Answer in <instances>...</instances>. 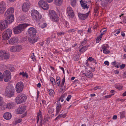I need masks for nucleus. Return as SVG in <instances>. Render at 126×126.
I'll return each mask as SVG.
<instances>
[{
	"label": "nucleus",
	"mask_w": 126,
	"mask_h": 126,
	"mask_svg": "<svg viewBox=\"0 0 126 126\" xmlns=\"http://www.w3.org/2000/svg\"><path fill=\"white\" fill-rule=\"evenodd\" d=\"M14 19V15L10 14L7 15L5 20H2L0 22V30L2 31L7 28L9 24L12 22Z\"/></svg>",
	"instance_id": "obj_1"
},
{
	"label": "nucleus",
	"mask_w": 126,
	"mask_h": 126,
	"mask_svg": "<svg viewBox=\"0 0 126 126\" xmlns=\"http://www.w3.org/2000/svg\"><path fill=\"white\" fill-rule=\"evenodd\" d=\"M28 24H21L13 28V31L15 34H18L21 33L24 30L25 28L30 25Z\"/></svg>",
	"instance_id": "obj_2"
},
{
	"label": "nucleus",
	"mask_w": 126,
	"mask_h": 126,
	"mask_svg": "<svg viewBox=\"0 0 126 126\" xmlns=\"http://www.w3.org/2000/svg\"><path fill=\"white\" fill-rule=\"evenodd\" d=\"M48 16L52 21L57 22L59 20V17L55 12L53 10H50L49 11Z\"/></svg>",
	"instance_id": "obj_3"
},
{
	"label": "nucleus",
	"mask_w": 126,
	"mask_h": 126,
	"mask_svg": "<svg viewBox=\"0 0 126 126\" xmlns=\"http://www.w3.org/2000/svg\"><path fill=\"white\" fill-rule=\"evenodd\" d=\"M27 98V96L24 94H20L15 99V102L17 104H21L25 102Z\"/></svg>",
	"instance_id": "obj_4"
},
{
	"label": "nucleus",
	"mask_w": 126,
	"mask_h": 126,
	"mask_svg": "<svg viewBox=\"0 0 126 126\" xmlns=\"http://www.w3.org/2000/svg\"><path fill=\"white\" fill-rule=\"evenodd\" d=\"M31 14L33 19L36 21H39L41 17V15L37 10H33L31 11Z\"/></svg>",
	"instance_id": "obj_5"
},
{
	"label": "nucleus",
	"mask_w": 126,
	"mask_h": 126,
	"mask_svg": "<svg viewBox=\"0 0 126 126\" xmlns=\"http://www.w3.org/2000/svg\"><path fill=\"white\" fill-rule=\"evenodd\" d=\"M12 31L10 29H8L5 31L2 34V37L4 40H7L10 38L12 34Z\"/></svg>",
	"instance_id": "obj_6"
},
{
	"label": "nucleus",
	"mask_w": 126,
	"mask_h": 126,
	"mask_svg": "<svg viewBox=\"0 0 126 126\" xmlns=\"http://www.w3.org/2000/svg\"><path fill=\"white\" fill-rule=\"evenodd\" d=\"M15 90L14 88L11 86H8L7 88L5 91L6 96L7 97H11L14 96Z\"/></svg>",
	"instance_id": "obj_7"
},
{
	"label": "nucleus",
	"mask_w": 126,
	"mask_h": 126,
	"mask_svg": "<svg viewBox=\"0 0 126 126\" xmlns=\"http://www.w3.org/2000/svg\"><path fill=\"white\" fill-rule=\"evenodd\" d=\"M3 77L4 81L7 82L10 81L11 79V73L10 71L6 70L4 72Z\"/></svg>",
	"instance_id": "obj_8"
},
{
	"label": "nucleus",
	"mask_w": 126,
	"mask_h": 126,
	"mask_svg": "<svg viewBox=\"0 0 126 126\" xmlns=\"http://www.w3.org/2000/svg\"><path fill=\"white\" fill-rule=\"evenodd\" d=\"M23 88V83L22 82H18L16 86V90L18 93L21 92Z\"/></svg>",
	"instance_id": "obj_9"
},
{
	"label": "nucleus",
	"mask_w": 126,
	"mask_h": 126,
	"mask_svg": "<svg viewBox=\"0 0 126 126\" xmlns=\"http://www.w3.org/2000/svg\"><path fill=\"white\" fill-rule=\"evenodd\" d=\"M90 10L85 14H82L79 13H78V15L79 19L81 20H84L87 18L89 15Z\"/></svg>",
	"instance_id": "obj_10"
},
{
	"label": "nucleus",
	"mask_w": 126,
	"mask_h": 126,
	"mask_svg": "<svg viewBox=\"0 0 126 126\" xmlns=\"http://www.w3.org/2000/svg\"><path fill=\"white\" fill-rule=\"evenodd\" d=\"M28 32L30 36L35 37L36 33V30L33 27L29 28L28 30Z\"/></svg>",
	"instance_id": "obj_11"
},
{
	"label": "nucleus",
	"mask_w": 126,
	"mask_h": 126,
	"mask_svg": "<svg viewBox=\"0 0 126 126\" xmlns=\"http://www.w3.org/2000/svg\"><path fill=\"white\" fill-rule=\"evenodd\" d=\"M38 5L41 8H49V6L48 3L45 0H40L38 2Z\"/></svg>",
	"instance_id": "obj_12"
},
{
	"label": "nucleus",
	"mask_w": 126,
	"mask_h": 126,
	"mask_svg": "<svg viewBox=\"0 0 126 126\" xmlns=\"http://www.w3.org/2000/svg\"><path fill=\"white\" fill-rule=\"evenodd\" d=\"M26 109V107L25 106H20L16 110L17 114H22L23 113Z\"/></svg>",
	"instance_id": "obj_13"
},
{
	"label": "nucleus",
	"mask_w": 126,
	"mask_h": 126,
	"mask_svg": "<svg viewBox=\"0 0 126 126\" xmlns=\"http://www.w3.org/2000/svg\"><path fill=\"white\" fill-rule=\"evenodd\" d=\"M18 40L17 37H13L8 40V42L9 44L11 45L15 44L17 43Z\"/></svg>",
	"instance_id": "obj_14"
},
{
	"label": "nucleus",
	"mask_w": 126,
	"mask_h": 126,
	"mask_svg": "<svg viewBox=\"0 0 126 126\" xmlns=\"http://www.w3.org/2000/svg\"><path fill=\"white\" fill-rule=\"evenodd\" d=\"M60 100L57 101L56 103V115L59 113L60 111L61 110V105L60 103L59 102Z\"/></svg>",
	"instance_id": "obj_15"
},
{
	"label": "nucleus",
	"mask_w": 126,
	"mask_h": 126,
	"mask_svg": "<svg viewBox=\"0 0 126 126\" xmlns=\"http://www.w3.org/2000/svg\"><path fill=\"white\" fill-rule=\"evenodd\" d=\"M67 11L68 16L71 18H73L74 16V14L72 8H67Z\"/></svg>",
	"instance_id": "obj_16"
},
{
	"label": "nucleus",
	"mask_w": 126,
	"mask_h": 126,
	"mask_svg": "<svg viewBox=\"0 0 126 126\" xmlns=\"http://www.w3.org/2000/svg\"><path fill=\"white\" fill-rule=\"evenodd\" d=\"M14 12V8H8L7 11L5 12L4 14L5 16H7V15L12 14Z\"/></svg>",
	"instance_id": "obj_17"
},
{
	"label": "nucleus",
	"mask_w": 126,
	"mask_h": 126,
	"mask_svg": "<svg viewBox=\"0 0 126 126\" xmlns=\"http://www.w3.org/2000/svg\"><path fill=\"white\" fill-rule=\"evenodd\" d=\"M20 5L22 6V8H30L32 7L31 6V3L28 1L24 3L23 5L22 4H20Z\"/></svg>",
	"instance_id": "obj_18"
},
{
	"label": "nucleus",
	"mask_w": 126,
	"mask_h": 126,
	"mask_svg": "<svg viewBox=\"0 0 126 126\" xmlns=\"http://www.w3.org/2000/svg\"><path fill=\"white\" fill-rule=\"evenodd\" d=\"M3 116L5 119L7 120H8L11 118L12 115L10 113L7 112L4 114Z\"/></svg>",
	"instance_id": "obj_19"
},
{
	"label": "nucleus",
	"mask_w": 126,
	"mask_h": 126,
	"mask_svg": "<svg viewBox=\"0 0 126 126\" xmlns=\"http://www.w3.org/2000/svg\"><path fill=\"white\" fill-rule=\"evenodd\" d=\"M34 37H32L31 36L29 37L28 38V40L30 43L32 44H33L37 41L36 39L34 38Z\"/></svg>",
	"instance_id": "obj_20"
},
{
	"label": "nucleus",
	"mask_w": 126,
	"mask_h": 126,
	"mask_svg": "<svg viewBox=\"0 0 126 126\" xmlns=\"http://www.w3.org/2000/svg\"><path fill=\"white\" fill-rule=\"evenodd\" d=\"M102 2L101 4L103 7H106L108 2H110L113 0H101Z\"/></svg>",
	"instance_id": "obj_21"
},
{
	"label": "nucleus",
	"mask_w": 126,
	"mask_h": 126,
	"mask_svg": "<svg viewBox=\"0 0 126 126\" xmlns=\"http://www.w3.org/2000/svg\"><path fill=\"white\" fill-rule=\"evenodd\" d=\"M3 98L0 96V110H3L5 108L4 107V105H3Z\"/></svg>",
	"instance_id": "obj_22"
},
{
	"label": "nucleus",
	"mask_w": 126,
	"mask_h": 126,
	"mask_svg": "<svg viewBox=\"0 0 126 126\" xmlns=\"http://www.w3.org/2000/svg\"><path fill=\"white\" fill-rule=\"evenodd\" d=\"M80 2L82 7L83 8H86V6H87L86 3H87V1H84L83 0H81L80 1Z\"/></svg>",
	"instance_id": "obj_23"
},
{
	"label": "nucleus",
	"mask_w": 126,
	"mask_h": 126,
	"mask_svg": "<svg viewBox=\"0 0 126 126\" xmlns=\"http://www.w3.org/2000/svg\"><path fill=\"white\" fill-rule=\"evenodd\" d=\"M63 1V0H54V2L57 5L60 6Z\"/></svg>",
	"instance_id": "obj_24"
},
{
	"label": "nucleus",
	"mask_w": 126,
	"mask_h": 126,
	"mask_svg": "<svg viewBox=\"0 0 126 126\" xmlns=\"http://www.w3.org/2000/svg\"><path fill=\"white\" fill-rule=\"evenodd\" d=\"M85 76L88 78H92L93 77V74L91 71H89L85 74Z\"/></svg>",
	"instance_id": "obj_25"
},
{
	"label": "nucleus",
	"mask_w": 126,
	"mask_h": 126,
	"mask_svg": "<svg viewBox=\"0 0 126 126\" xmlns=\"http://www.w3.org/2000/svg\"><path fill=\"white\" fill-rule=\"evenodd\" d=\"M88 46L86 45L85 46L82 47L79 50V52L80 53H83L87 49Z\"/></svg>",
	"instance_id": "obj_26"
},
{
	"label": "nucleus",
	"mask_w": 126,
	"mask_h": 126,
	"mask_svg": "<svg viewBox=\"0 0 126 126\" xmlns=\"http://www.w3.org/2000/svg\"><path fill=\"white\" fill-rule=\"evenodd\" d=\"M10 57V55L8 53L5 51L3 56V58L5 59H8Z\"/></svg>",
	"instance_id": "obj_27"
},
{
	"label": "nucleus",
	"mask_w": 126,
	"mask_h": 126,
	"mask_svg": "<svg viewBox=\"0 0 126 126\" xmlns=\"http://www.w3.org/2000/svg\"><path fill=\"white\" fill-rule=\"evenodd\" d=\"M102 49L103 51V53L105 54H108L110 53V50H107L105 46L102 47Z\"/></svg>",
	"instance_id": "obj_28"
},
{
	"label": "nucleus",
	"mask_w": 126,
	"mask_h": 126,
	"mask_svg": "<svg viewBox=\"0 0 126 126\" xmlns=\"http://www.w3.org/2000/svg\"><path fill=\"white\" fill-rule=\"evenodd\" d=\"M14 105L13 103H9L7 105V108L8 109H11L14 106Z\"/></svg>",
	"instance_id": "obj_29"
},
{
	"label": "nucleus",
	"mask_w": 126,
	"mask_h": 126,
	"mask_svg": "<svg viewBox=\"0 0 126 126\" xmlns=\"http://www.w3.org/2000/svg\"><path fill=\"white\" fill-rule=\"evenodd\" d=\"M15 46L16 52L19 51L22 49V47L21 45H17Z\"/></svg>",
	"instance_id": "obj_30"
},
{
	"label": "nucleus",
	"mask_w": 126,
	"mask_h": 126,
	"mask_svg": "<svg viewBox=\"0 0 126 126\" xmlns=\"http://www.w3.org/2000/svg\"><path fill=\"white\" fill-rule=\"evenodd\" d=\"M6 4L4 1H2L0 3V8H5Z\"/></svg>",
	"instance_id": "obj_31"
},
{
	"label": "nucleus",
	"mask_w": 126,
	"mask_h": 126,
	"mask_svg": "<svg viewBox=\"0 0 126 126\" xmlns=\"http://www.w3.org/2000/svg\"><path fill=\"white\" fill-rule=\"evenodd\" d=\"M5 51L0 50V59H3V56Z\"/></svg>",
	"instance_id": "obj_32"
},
{
	"label": "nucleus",
	"mask_w": 126,
	"mask_h": 126,
	"mask_svg": "<svg viewBox=\"0 0 126 126\" xmlns=\"http://www.w3.org/2000/svg\"><path fill=\"white\" fill-rule=\"evenodd\" d=\"M10 50L11 52H16V46L12 47L10 48Z\"/></svg>",
	"instance_id": "obj_33"
},
{
	"label": "nucleus",
	"mask_w": 126,
	"mask_h": 126,
	"mask_svg": "<svg viewBox=\"0 0 126 126\" xmlns=\"http://www.w3.org/2000/svg\"><path fill=\"white\" fill-rule=\"evenodd\" d=\"M50 80L52 84L53 85L56 84V82L55 79L53 77H51L50 78Z\"/></svg>",
	"instance_id": "obj_34"
},
{
	"label": "nucleus",
	"mask_w": 126,
	"mask_h": 126,
	"mask_svg": "<svg viewBox=\"0 0 126 126\" xmlns=\"http://www.w3.org/2000/svg\"><path fill=\"white\" fill-rule=\"evenodd\" d=\"M49 93L50 96H53L54 94V92L52 90H50L49 91Z\"/></svg>",
	"instance_id": "obj_35"
},
{
	"label": "nucleus",
	"mask_w": 126,
	"mask_h": 126,
	"mask_svg": "<svg viewBox=\"0 0 126 126\" xmlns=\"http://www.w3.org/2000/svg\"><path fill=\"white\" fill-rule=\"evenodd\" d=\"M115 87L119 90H122L123 89V86L122 85L115 86Z\"/></svg>",
	"instance_id": "obj_36"
},
{
	"label": "nucleus",
	"mask_w": 126,
	"mask_h": 126,
	"mask_svg": "<svg viewBox=\"0 0 126 126\" xmlns=\"http://www.w3.org/2000/svg\"><path fill=\"white\" fill-rule=\"evenodd\" d=\"M19 74L20 75H22L24 77H25L27 78L28 77L27 74L26 73H24L23 72H20Z\"/></svg>",
	"instance_id": "obj_37"
},
{
	"label": "nucleus",
	"mask_w": 126,
	"mask_h": 126,
	"mask_svg": "<svg viewBox=\"0 0 126 126\" xmlns=\"http://www.w3.org/2000/svg\"><path fill=\"white\" fill-rule=\"evenodd\" d=\"M87 39L86 38L84 39L81 42V45L82 46H83L85 44L87 43Z\"/></svg>",
	"instance_id": "obj_38"
},
{
	"label": "nucleus",
	"mask_w": 126,
	"mask_h": 126,
	"mask_svg": "<svg viewBox=\"0 0 126 126\" xmlns=\"http://www.w3.org/2000/svg\"><path fill=\"white\" fill-rule=\"evenodd\" d=\"M63 110H62L60 112V113H61V114H60V117H63V118H64L66 117V113H64V114H63Z\"/></svg>",
	"instance_id": "obj_39"
},
{
	"label": "nucleus",
	"mask_w": 126,
	"mask_h": 126,
	"mask_svg": "<svg viewBox=\"0 0 126 126\" xmlns=\"http://www.w3.org/2000/svg\"><path fill=\"white\" fill-rule=\"evenodd\" d=\"M86 3L87 6H86V7L85 8H89V7L91 8V2L89 1L87 2V3ZM84 8H85L84 7Z\"/></svg>",
	"instance_id": "obj_40"
},
{
	"label": "nucleus",
	"mask_w": 126,
	"mask_h": 126,
	"mask_svg": "<svg viewBox=\"0 0 126 126\" xmlns=\"http://www.w3.org/2000/svg\"><path fill=\"white\" fill-rule=\"evenodd\" d=\"M79 58V56L78 55H76L74 56V60L76 61H77L78 60Z\"/></svg>",
	"instance_id": "obj_41"
},
{
	"label": "nucleus",
	"mask_w": 126,
	"mask_h": 126,
	"mask_svg": "<svg viewBox=\"0 0 126 126\" xmlns=\"http://www.w3.org/2000/svg\"><path fill=\"white\" fill-rule=\"evenodd\" d=\"M120 113L121 114V115H120L121 117L123 118L125 117V113L124 111L120 112Z\"/></svg>",
	"instance_id": "obj_42"
},
{
	"label": "nucleus",
	"mask_w": 126,
	"mask_h": 126,
	"mask_svg": "<svg viewBox=\"0 0 126 126\" xmlns=\"http://www.w3.org/2000/svg\"><path fill=\"white\" fill-rule=\"evenodd\" d=\"M71 4L73 7H75L76 5V1H71Z\"/></svg>",
	"instance_id": "obj_43"
},
{
	"label": "nucleus",
	"mask_w": 126,
	"mask_h": 126,
	"mask_svg": "<svg viewBox=\"0 0 126 126\" xmlns=\"http://www.w3.org/2000/svg\"><path fill=\"white\" fill-rule=\"evenodd\" d=\"M3 80V76L2 74L0 72V81H2Z\"/></svg>",
	"instance_id": "obj_44"
},
{
	"label": "nucleus",
	"mask_w": 126,
	"mask_h": 126,
	"mask_svg": "<svg viewBox=\"0 0 126 126\" xmlns=\"http://www.w3.org/2000/svg\"><path fill=\"white\" fill-rule=\"evenodd\" d=\"M114 95V94H111L110 95H108L105 96V98H110L111 96L113 95Z\"/></svg>",
	"instance_id": "obj_45"
},
{
	"label": "nucleus",
	"mask_w": 126,
	"mask_h": 126,
	"mask_svg": "<svg viewBox=\"0 0 126 126\" xmlns=\"http://www.w3.org/2000/svg\"><path fill=\"white\" fill-rule=\"evenodd\" d=\"M64 33V32H59L57 33V34L59 36H62V35H63Z\"/></svg>",
	"instance_id": "obj_46"
},
{
	"label": "nucleus",
	"mask_w": 126,
	"mask_h": 126,
	"mask_svg": "<svg viewBox=\"0 0 126 126\" xmlns=\"http://www.w3.org/2000/svg\"><path fill=\"white\" fill-rule=\"evenodd\" d=\"M65 78L64 77L63 79L62 82L61 83L60 86L63 85L65 81Z\"/></svg>",
	"instance_id": "obj_47"
},
{
	"label": "nucleus",
	"mask_w": 126,
	"mask_h": 126,
	"mask_svg": "<svg viewBox=\"0 0 126 126\" xmlns=\"http://www.w3.org/2000/svg\"><path fill=\"white\" fill-rule=\"evenodd\" d=\"M60 87H61V88H60L61 90L62 91H64V89L65 88V87L63 85V86H60Z\"/></svg>",
	"instance_id": "obj_48"
},
{
	"label": "nucleus",
	"mask_w": 126,
	"mask_h": 126,
	"mask_svg": "<svg viewBox=\"0 0 126 126\" xmlns=\"http://www.w3.org/2000/svg\"><path fill=\"white\" fill-rule=\"evenodd\" d=\"M5 8H0V13L2 14L4 12L5 9Z\"/></svg>",
	"instance_id": "obj_49"
},
{
	"label": "nucleus",
	"mask_w": 126,
	"mask_h": 126,
	"mask_svg": "<svg viewBox=\"0 0 126 126\" xmlns=\"http://www.w3.org/2000/svg\"><path fill=\"white\" fill-rule=\"evenodd\" d=\"M48 113L50 114L52 113L53 112V110L50 108L48 109Z\"/></svg>",
	"instance_id": "obj_50"
},
{
	"label": "nucleus",
	"mask_w": 126,
	"mask_h": 126,
	"mask_svg": "<svg viewBox=\"0 0 126 126\" xmlns=\"http://www.w3.org/2000/svg\"><path fill=\"white\" fill-rule=\"evenodd\" d=\"M72 96L71 95H69L66 98V100L68 101H69L70 99H71V98Z\"/></svg>",
	"instance_id": "obj_51"
},
{
	"label": "nucleus",
	"mask_w": 126,
	"mask_h": 126,
	"mask_svg": "<svg viewBox=\"0 0 126 126\" xmlns=\"http://www.w3.org/2000/svg\"><path fill=\"white\" fill-rule=\"evenodd\" d=\"M27 115V113L26 112H25L21 116V118H23L24 117L26 116Z\"/></svg>",
	"instance_id": "obj_52"
},
{
	"label": "nucleus",
	"mask_w": 126,
	"mask_h": 126,
	"mask_svg": "<svg viewBox=\"0 0 126 126\" xmlns=\"http://www.w3.org/2000/svg\"><path fill=\"white\" fill-rule=\"evenodd\" d=\"M50 39V38H48L46 40V41L47 42V45H48L49 44V43H50V41H49V39Z\"/></svg>",
	"instance_id": "obj_53"
},
{
	"label": "nucleus",
	"mask_w": 126,
	"mask_h": 126,
	"mask_svg": "<svg viewBox=\"0 0 126 126\" xmlns=\"http://www.w3.org/2000/svg\"><path fill=\"white\" fill-rule=\"evenodd\" d=\"M33 55L31 57L33 61H35L36 60L35 58V56L34 55V53H33Z\"/></svg>",
	"instance_id": "obj_54"
},
{
	"label": "nucleus",
	"mask_w": 126,
	"mask_h": 126,
	"mask_svg": "<svg viewBox=\"0 0 126 126\" xmlns=\"http://www.w3.org/2000/svg\"><path fill=\"white\" fill-rule=\"evenodd\" d=\"M88 59L90 61H94V59L91 57H89Z\"/></svg>",
	"instance_id": "obj_55"
},
{
	"label": "nucleus",
	"mask_w": 126,
	"mask_h": 126,
	"mask_svg": "<svg viewBox=\"0 0 126 126\" xmlns=\"http://www.w3.org/2000/svg\"><path fill=\"white\" fill-rule=\"evenodd\" d=\"M101 38L99 36H98L97 38V40L96 41V43H97L99 42L101 40Z\"/></svg>",
	"instance_id": "obj_56"
},
{
	"label": "nucleus",
	"mask_w": 126,
	"mask_h": 126,
	"mask_svg": "<svg viewBox=\"0 0 126 126\" xmlns=\"http://www.w3.org/2000/svg\"><path fill=\"white\" fill-rule=\"evenodd\" d=\"M22 10L24 12H27L29 10L28 8H22Z\"/></svg>",
	"instance_id": "obj_57"
},
{
	"label": "nucleus",
	"mask_w": 126,
	"mask_h": 126,
	"mask_svg": "<svg viewBox=\"0 0 126 126\" xmlns=\"http://www.w3.org/2000/svg\"><path fill=\"white\" fill-rule=\"evenodd\" d=\"M94 12L95 13H98V8H94Z\"/></svg>",
	"instance_id": "obj_58"
},
{
	"label": "nucleus",
	"mask_w": 126,
	"mask_h": 126,
	"mask_svg": "<svg viewBox=\"0 0 126 126\" xmlns=\"http://www.w3.org/2000/svg\"><path fill=\"white\" fill-rule=\"evenodd\" d=\"M63 98H61V97H60L59 98L58 101L59 100H60L59 102L60 103V101L61 100V102H63L64 101Z\"/></svg>",
	"instance_id": "obj_59"
},
{
	"label": "nucleus",
	"mask_w": 126,
	"mask_h": 126,
	"mask_svg": "<svg viewBox=\"0 0 126 126\" xmlns=\"http://www.w3.org/2000/svg\"><path fill=\"white\" fill-rule=\"evenodd\" d=\"M125 66V64H122L120 66V67L121 69H123Z\"/></svg>",
	"instance_id": "obj_60"
},
{
	"label": "nucleus",
	"mask_w": 126,
	"mask_h": 126,
	"mask_svg": "<svg viewBox=\"0 0 126 126\" xmlns=\"http://www.w3.org/2000/svg\"><path fill=\"white\" fill-rule=\"evenodd\" d=\"M48 118H47V117H45L44 119L43 120V121L44 122H46V121H48Z\"/></svg>",
	"instance_id": "obj_61"
},
{
	"label": "nucleus",
	"mask_w": 126,
	"mask_h": 126,
	"mask_svg": "<svg viewBox=\"0 0 126 126\" xmlns=\"http://www.w3.org/2000/svg\"><path fill=\"white\" fill-rule=\"evenodd\" d=\"M104 64L107 65H109V63L108 61H106L104 62Z\"/></svg>",
	"instance_id": "obj_62"
},
{
	"label": "nucleus",
	"mask_w": 126,
	"mask_h": 126,
	"mask_svg": "<svg viewBox=\"0 0 126 126\" xmlns=\"http://www.w3.org/2000/svg\"><path fill=\"white\" fill-rule=\"evenodd\" d=\"M66 94H64L63 95H62L60 97H61V98H64L65 96H66Z\"/></svg>",
	"instance_id": "obj_63"
},
{
	"label": "nucleus",
	"mask_w": 126,
	"mask_h": 126,
	"mask_svg": "<svg viewBox=\"0 0 126 126\" xmlns=\"http://www.w3.org/2000/svg\"><path fill=\"white\" fill-rule=\"evenodd\" d=\"M75 30L74 29H71V30H69L68 31V32H75Z\"/></svg>",
	"instance_id": "obj_64"
}]
</instances>
